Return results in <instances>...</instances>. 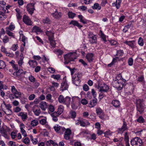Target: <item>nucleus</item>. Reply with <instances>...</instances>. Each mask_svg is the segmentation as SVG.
I'll return each mask as SVG.
<instances>
[{
    "instance_id": "obj_1",
    "label": "nucleus",
    "mask_w": 146,
    "mask_h": 146,
    "mask_svg": "<svg viewBox=\"0 0 146 146\" xmlns=\"http://www.w3.org/2000/svg\"><path fill=\"white\" fill-rule=\"evenodd\" d=\"M125 80L122 78L121 76L119 75L117 76L115 80L112 82V85L113 87L117 89L118 90H120L124 85Z\"/></svg>"
},
{
    "instance_id": "obj_2",
    "label": "nucleus",
    "mask_w": 146,
    "mask_h": 146,
    "mask_svg": "<svg viewBox=\"0 0 146 146\" xmlns=\"http://www.w3.org/2000/svg\"><path fill=\"white\" fill-rule=\"evenodd\" d=\"M2 109L5 113L7 115H11L12 113L11 110V106L9 104H7L5 101H3L1 105Z\"/></svg>"
},
{
    "instance_id": "obj_3",
    "label": "nucleus",
    "mask_w": 146,
    "mask_h": 146,
    "mask_svg": "<svg viewBox=\"0 0 146 146\" xmlns=\"http://www.w3.org/2000/svg\"><path fill=\"white\" fill-rule=\"evenodd\" d=\"M64 63L68 64L70 61H73L76 58V54L75 52H70L64 56Z\"/></svg>"
},
{
    "instance_id": "obj_4",
    "label": "nucleus",
    "mask_w": 146,
    "mask_h": 146,
    "mask_svg": "<svg viewBox=\"0 0 146 146\" xmlns=\"http://www.w3.org/2000/svg\"><path fill=\"white\" fill-rule=\"evenodd\" d=\"M130 142L132 146H141L142 145V141L138 137H135L132 139Z\"/></svg>"
},
{
    "instance_id": "obj_5",
    "label": "nucleus",
    "mask_w": 146,
    "mask_h": 146,
    "mask_svg": "<svg viewBox=\"0 0 146 146\" xmlns=\"http://www.w3.org/2000/svg\"><path fill=\"white\" fill-rule=\"evenodd\" d=\"M75 124L77 125H80L83 127H86L90 125V123L87 120L79 119L75 122Z\"/></svg>"
},
{
    "instance_id": "obj_6",
    "label": "nucleus",
    "mask_w": 146,
    "mask_h": 146,
    "mask_svg": "<svg viewBox=\"0 0 146 146\" xmlns=\"http://www.w3.org/2000/svg\"><path fill=\"white\" fill-rule=\"evenodd\" d=\"M89 41L91 44L96 43L97 42V38L95 35L92 33L89 32L88 33Z\"/></svg>"
},
{
    "instance_id": "obj_7",
    "label": "nucleus",
    "mask_w": 146,
    "mask_h": 146,
    "mask_svg": "<svg viewBox=\"0 0 146 146\" xmlns=\"http://www.w3.org/2000/svg\"><path fill=\"white\" fill-rule=\"evenodd\" d=\"M80 75L78 74H75L74 75L72 76V81L73 83L75 85L78 86L80 82V78L79 76Z\"/></svg>"
},
{
    "instance_id": "obj_8",
    "label": "nucleus",
    "mask_w": 146,
    "mask_h": 146,
    "mask_svg": "<svg viewBox=\"0 0 146 146\" xmlns=\"http://www.w3.org/2000/svg\"><path fill=\"white\" fill-rule=\"evenodd\" d=\"M78 100H79V98L78 97H73L72 98L71 106L73 109H76L77 108L78 104L77 102Z\"/></svg>"
},
{
    "instance_id": "obj_9",
    "label": "nucleus",
    "mask_w": 146,
    "mask_h": 146,
    "mask_svg": "<svg viewBox=\"0 0 146 146\" xmlns=\"http://www.w3.org/2000/svg\"><path fill=\"white\" fill-rule=\"evenodd\" d=\"M23 22L26 25L31 26L32 25L33 22L30 18L26 15H24L23 17Z\"/></svg>"
},
{
    "instance_id": "obj_10",
    "label": "nucleus",
    "mask_w": 146,
    "mask_h": 146,
    "mask_svg": "<svg viewBox=\"0 0 146 146\" xmlns=\"http://www.w3.org/2000/svg\"><path fill=\"white\" fill-rule=\"evenodd\" d=\"M98 89L100 92H107L109 90V88L108 85L104 84L100 86H98Z\"/></svg>"
},
{
    "instance_id": "obj_11",
    "label": "nucleus",
    "mask_w": 146,
    "mask_h": 146,
    "mask_svg": "<svg viewBox=\"0 0 146 146\" xmlns=\"http://www.w3.org/2000/svg\"><path fill=\"white\" fill-rule=\"evenodd\" d=\"M34 5V4L33 3H29L27 5V10L29 13L31 15L33 13L35 10Z\"/></svg>"
},
{
    "instance_id": "obj_12",
    "label": "nucleus",
    "mask_w": 146,
    "mask_h": 146,
    "mask_svg": "<svg viewBox=\"0 0 146 146\" xmlns=\"http://www.w3.org/2000/svg\"><path fill=\"white\" fill-rule=\"evenodd\" d=\"M54 130L57 133L61 134V132H64L65 129L64 127H61L58 125H56L54 127Z\"/></svg>"
},
{
    "instance_id": "obj_13",
    "label": "nucleus",
    "mask_w": 146,
    "mask_h": 146,
    "mask_svg": "<svg viewBox=\"0 0 146 146\" xmlns=\"http://www.w3.org/2000/svg\"><path fill=\"white\" fill-rule=\"evenodd\" d=\"M64 137L66 140H68L70 137V135L71 134V131L70 129L68 128L65 129Z\"/></svg>"
},
{
    "instance_id": "obj_14",
    "label": "nucleus",
    "mask_w": 146,
    "mask_h": 146,
    "mask_svg": "<svg viewBox=\"0 0 146 146\" xmlns=\"http://www.w3.org/2000/svg\"><path fill=\"white\" fill-rule=\"evenodd\" d=\"M52 15L55 19H60L62 16V14L60 12H58L57 11H56L55 12L52 13Z\"/></svg>"
},
{
    "instance_id": "obj_15",
    "label": "nucleus",
    "mask_w": 146,
    "mask_h": 146,
    "mask_svg": "<svg viewBox=\"0 0 146 146\" xmlns=\"http://www.w3.org/2000/svg\"><path fill=\"white\" fill-rule=\"evenodd\" d=\"M127 129L126 122L123 121V125L121 128L119 129L118 132L120 134H122L124 131L127 130Z\"/></svg>"
},
{
    "instance_id": "obj_16",
    "label": "nucleus",
    "mask_w": 146,
    "mask_h": 146,
    "mask_svg": "<svg viewBox=\"0 0 146 146\" xmlns=\"http://www.w3.org/2000/svg\"><path fill=\"white\" fill-rule=\"evenodd\" d=\"M40 123L42 125H45V127L47 128L50 129V127L49 125L46 121V117L42 119L39 121Z\"/></svg>"
},
{
    "instance_id": "obj_17",
    "label": "nucleus",
    "mask_w": 146,
    "mask_h": 146,
    "mask_svg": "<svg viewBox=\"0 0 146 146\" xmlns=\"http://www.w3.org/2000/svg\"><path fill=\"white\" fill-rule=\"evenodd\" d=\"M18 116L21 117L23 121H25L27 118V113L26 112H21L18 114Z\"/></svg>"
},
{
    "instance_id": "obj_18",
    "label": "nucleus",
    "mask_w": 146,
    "mask_h": 146,
    "mask_svg": "<svg viewBox=\"0 0 146 146\" xmlns=\"http://www.w3.org/2000/svg\"><path fill=\"white\" fill-rule=\"evenodd\" d=\"M25 74V73L23 72L22 70H19L17 72H14L13 75L19 79L21 76H22V75Z\"/></svg>"
},
{
    "instance_id": "obj_19",
    "label": "nucleus",
    "mask_w": 146,
    "mask_h": 146,
    "mask_svg": "<svg viewBox=\"0 0 146 146\" xmlns=\"http://www.w3.org/2000/svg\"><path fill=\"white\" fill-rule=\"evenodd\" d=\"M86 58L89 62H91L94 60V55L92 53H88L86 54Z\"/></svg>"
},
{
    "instance_id": "obj_20",
    "label": "nucleus",
    "mask_w": 146,
    "mask_h": 146,
    "mask_svg": "<svg viewBox=\"0 0 146 146\" xmlns=\"http://www.w3.org/2000/svg\"><path fill=\"white\" fill-rule=\"evenodd\" d=\"M32 31L33 32H35L37 34H38L42 32V31L38 27L36 26H34L33 28Z\"/></svg>"
},
{
    "instance_id": "obj_21",
    "label": "nucleus",
    "mask_w": 146,
    "mask_h": 146,
    "mask_svg": "<svg viewBox=\"0 0 146 146\" xmlns=\"http://www.w3.org/2000/svg\"><path fill=\"white\" fill-rule=\"evenodd\" d=\"M121 3V0H116V1L112 3V6L115 7L117 9H119L120 7Z\"/></svg>"
},
{
    "instance_id": "obj_22",
    "label": "nucleus",
    "mask_w": 146,
    "mask_h": 146,
    "mask_svg": "<svg viewBox=\"0 0 146 146\" xmlns=\"http://www.w3.org/2000/svg\"><path fill=\"white\" fill-rule=\"evenodd\" d=\"M124 43L129 46L131 48H133L135 47V41L134 40L126 41Z\"/></svg>"
},
{
    "instance_id": "obj_23",
    "label": "nucleus",
    "mask_w": 146,
    "mask_h": 146,
    "mask_svg": "<svg viewBox=\"0 0 146 146\" xmlns=\"http://www.w3.org/2000/svg\"><path fill=\"white\" fill-rule=\"evenodd\" d=\"M39 107L42 110L45 111L47 108V105L46 102L43 101L40 103Z\"/></svg>"
},
{
    "instance_id": "obj_24",
    "label": "nucleus",
    "mask_w": 146,
    "mask_h": 146,
    "mask_svg": "<svg viewBox=\"0 0 146 146\" xmlns=\"http://www.w3.org/2000/svg\"><path fill=\"white\" fill-rule=\"evenodd\" d=\"M97 103L96 99H94L91 100L88 104V106L90 108H92L95 106Z\"/></svg>"
},
{
    "instance_id": "obj_25",
    "label": "nucleus",
    "mask_w": 146,
    "mask_h": 146,
    "mask_svg": "<svg viewBox=\"0 0 146 146\" xmlns=\"http://www.w3.org/2000/svg\"><path fill=\"white\" fill-rule=\"evenodd\" d=\"M70 25H72L73 26H76L79 28H81L82 27L77 21L75 20L72 21L69 23Z\"/></svg>"
},
{
    "instance_id": "obj_26",
    "label": "nucleus",
    "mask_w": 146,
    "mask_h": 146,
    "mask_svg": "<svg viewBox=\"0 0 146 146\" xmlns=\"http://www.w3.org/2000/svg\"><path fill=\"white\" fill-rule=\"evenodd\" d=\"M0 132L2 135L5 138L9 139V137L7 134L6 131L4 128H1L0 130Z\"/></svg>"
},
{
    "instance_id": "obj_27",
    "label": "nucleus",
    "mask_w": 146,
    "mask_h": 146,
    "mask_svg": "<svg viewBox=\"0 0 146 146\" xmlns=\"http://www.w3.org/2000/svg\"><path fill=\"white\" fill-rule=\"evenodd\" d=\"M71 100V98L70 97L67 96L65 98L63 104L66 105L67 106L69 105L70 104Z\"/></svg>"
},
{
    "instance_id": "obj_28",
    "label": "nucleus",
    "mask_w": 146,
    "mask_h": 146,
    "mask_svg": "<svg viewBox=\"0 0 146 146\" xmlns=\"http://www.w3.org/2000/svg\"><path fill=\"white\" fill-rule=\"evenodd\" d=\"M15 26L13 22H11V23L9 26L6 28V30L13 31L15 29Z\"/></svg>"
},
{
    "instance_id": "obj_29",
    "label": "nucleus",
    "mask_w": 146,
    "mask_h": 146,
    "mask_svg": "<svg viewBox=\"0 0 146 146\" xmlns=\"http://www.w3.org/2000/svg\"><path fill=\"white\" fill-rule=\"evenodd\" d=\"M68 84L65 81H64L61 84V88L63 90H66L68 88Z\"/></svg>"
},
{
    "instance_id": "obj_30",
    "label": "nucleus",
    "mask_w": 146,
    "mask_h": 146,
    "mask_svg": "<svg viewBox=\"0 0 146 146\" xmlns=\"http://www.w3.org/2000/svg\"><path fill=\"white\" fill-rule=\"evenodd\" d=\"M46 35L48 37L49 40L54 38V33L53 32L46 31Z\"/></svg>"
},
{
    "instance_id": "obj_31",
    "label": "nucleus",
    "mask_w": 146,
    "mask_h": 146,
    "mask_svg": "<svg viewBox=\"0 0 146 146\" xmlns=\"http://www.w3.org/2000/svg\"><path fill=\"white\" fill-rule=\"evenodd\" d=\"M92 8L94 9L97 10H100L101 8V6L97 3H95L94 5L92 6Z\"/></svg>"
},
{
    "instance_id": "obj_32",
    "label": "nucleus",
    "mask_w": 146,
    "mask_h": 146,
    "mask_svg": "<svg viewBox=\"0 0 146 146\" xmlns=\"http://www.w3.org/2000/svg\"><path fill=\"white\" fill-rule=\"evenodd\" d=\"M78 17L80 19V22L84 24L87 23L88 21L84 19L82 15H78Z\"/></svg>"
},
{
    "instance_id": "obj_33",
    "label": "nucleus",
    "mask_w": 146,
    "mask_h": 146,
    "mask_svg": "<svg viewBox=\"0 0 146 146\" xmlns=\"http://www.w3.org/2000/svg\"><path fill=\"white\" fill-rule=\"evenodd\" d=\"M88 133V132L86 130H82L79 134L80 137H82L86 136Z\"/></svg>"
},
{
    "instance_id": "obj_34",
    "label": "nucleus",
    "mask_w": 146,
    "mask_h": 146,
    "mask_svg": "<svg viewBox=\"0 0 146 146\" xmlns=\"http://www.w3.org/2000/svg\"><path fill=\"white\" fill-rule=\"evenodd\" d=\"M33 111L35 115L36 116H39L40 114L41 113L40 110L39 109H33Z\"/></svg>"
},
{
    "instance_id": "obj_35",
    "label": "nucleus",
    "mask_w": 146,
    "mask_h": 146,
    "mask_svg": "<svg viewBox=\"0 0 146 146\" xmlns=\"http://www.w3.org/2000/svg\"><path fill=\"white\" fill-rule=\"evenodd\" d=\"M52 96L50 94H48L46 96V101L50 103H52L53 102V100L52 98Z\"/></svg>"
},
{
    "instance_id": "obj_36",
    "label": "nucleus",
    "mask_w": 146,
    "mask_h": 146,
    "mask_svg": "<svg viewBox=\"0 0 146 146\" xmlns=\"http://www.w3.org/2000/svg\"><path fill=\"white\" fill-rule=\"evenodd\" d=\"M38 124V120L37 119H35L32 120L31 122V125L32 127H35Z\"/></svg>"
},
{
    "instance_id": "obj_37",
    "label": "nucleus",
    "mask_w": 146,
    "mask_h": 146,
    "mask_svg": "<svg viewBox=\"0 0 146 146\" xmlns=\"http://www.w3.org/2000/svg\"><path fill=\"white\" fill-rule=\"evenodd\" d=\"M15 10L17 13L16 14L17 18L18 20H20L22 18L21 13L18 9H16Z\"/></svg>"
},
{
    "instance_id": "obj_38",
    "label": "nucleus",
    "mask_w": 146,
    "mask_h": 146,
    "mask_svg": "<svg viewBox=\"0 0 146 146\" xmlns=\"http://www.w3.org/2000/svg\"><path fill=\"white\" fill-rule=\"evenodd\" d=\"M58 109V113L60 115L63 112L64 110V107L63 106L60 105L59 106Z\"/></svg>"
},
{
    "instance_id": "obj_39",
    "label": "nucleus",
    "mask_w": 146,
    "mask_h": 146,
    "mask_svg": "<svg viewBox=\"0 0 146 146\" xmlns=\"http://www.w3.org/2000/svg\"><path fill=\"white\" fill-rule=\"evenodd\" d=\"M112 104L115 107H118L120 106L119 102L117 100H113L112 101Z\"/></svg>"
},
{
    "instance_id": "obj_40",
    "label": "nucleus",
    "mask_w": 146,
    "mask_h": 146,
    "mask_svg": "<svg viewBox=\"0 0 146 146\" xmlns=\"http://www.w3.org/2000/svg\"><path fill=\"white\" fill-rule=\"evenodd\" d=\"M29 63L30 66L33 68L34 67L37 65V62L35 60L29 61Z\"/></svg>"
},
{
    "instance_id": "obj_41",
    "label": "nucleus",
    "mask_w": 146,
    "mask_h": 146,
    "mask_svg": "<svg viewBox=\"0 0 146 146\" xmlns=\"http://www.w3.org/2000/svg\"><path fill=\"white\" fill-rule=\"evenodd\" d=\"M29 137L30 138L31 141L33 144L36 145L38 141L37 138H34L33 136L31 135H29Z\"/></svg>"
},
{
    "instance_id": "obj_42",
    "label": "nucleus",
    "mask_w": 146,
    "mask_h": 146,
    "mask_svg": "<svg viewBox=\"0 0 146 146\" xmlns=\"http://www.w3.org/2000/svg\"><path fill=\"white\" fill-rule=\"evenodd\" d=\"M123 50H119L117 51V54L115 55V56L118 57V58H119L120 57L123 56Z\"/></svg>"
},
{
    "instance_id": "obj_43",
    "label": "nucleus",
    "mask_w": 146,
    "mask_h": 146,
    "mask_svg": "<svg viewBox=\"0 0 146 146\" xmlns=\"http://www.w3.org/2000/svg\"><path fill=\"white\" fill-rule=\"evenodd\" d=\"M132 27L133 25L131 23L130 24H128L124 27L123 29V32L125 33L127 31L129 28Z\"/></svg>"
},
{
    "instance_id": "obj_44",
    "label": "nucleus",
    "mask_w": 146,
    "mask_h": 146,
    "mask_svg": "<svg viewBox=\"0 0 146 146\" xmlns=\"http://www.w3.org/2000/svg\"><path fill=\"white\" fill-rule=\"evenodd\" d=\"M78 10L82 11H86L87 9V7L84 6H80L78 7Z\"/></svg>"
},
{
    "instance_id": "obj_45",
    "label": "nucleus",
    "mask_w": 146,
    "mask_h": 146,
    "mask_svg": "<svg viewBox=\"0 0 146 146\" xmlns=\"http://www.w3.org/2000/svg\"><path fill=\"white\" fill-rule=\"evenodd\" d=\"M96 110L97 115H100V114L104 112L103 110L99 107L96 108Z\"/></svg>"
},
{
    "instance_id": "obj_46",
    "label": "nucleus",
    "mask_w": 146,
    "mask_h": 146,
    "mask_svg": "<svg viewBox=\"0 0 146 146\" xmlns=\"http://www.w3.org/2000/svg\"><path fill=\"white\" fill-rule=\"evenodd\" d=\"M98 115V116L99 118L103 120H106V118L105 117V114L104 112L101 113L100 115ZM108 119L109 117H107V119Z\"/></svg>"
},
{
    "instance_id": "obj_47",
    "label": "nucleus",
    "mask_w": 146,
    "mask_h": 146,
    "mask_svg": "<svg viewBox=\"0 0 146 146\" xmlns=\"http://www.w3.org/2000/svg\"><path fill=\"white\" fill-rule=\"evenodd\" d=\"M137 81L140 82H142L144 84L145 82L144 80V77L143 76H141L138 77L137 78Z\"/></svg>"
},
{
    "instance_id": "obj_48",
    "label": "nucleus",
    "mask_w": 146,
    "mask_h": 146,
    "mask_svg": "<svg viewBox=\"0 0 146 146\" xmlns=\"http://www.w3.org/2000/svg\"><path fill=\"white\" fill-rule=\"evenodd\" d=\"M23 142L25 144L27 145L29 144L30 140L28 137H26L25 138H23L22 139Z\"/></svg>"
},
{
    "instance_id": "obj_49",
    "label": "nucleus",
    "mask_w": 146,
    "mask_h": 146,
    "mask_svg": "<svg viewBox=\"0 0 146 146\" xmlns=\"http://www.w3.org/2000/svg\"><path fill=\"white\" fill-rule=\"evenodd\" d=\"M15 96V98H18L21 97V93L20 92H19L17 90L14 93H13Z\"/></svg>"
},
{
    "instance_id": "obj_50",
    "label": "nucleus",
    "mask_w": 146,
    "mask_h": 146,
    "mask_svg": "<svg viewBox=\"0 0 146 146\" xmlns=\"http://www.w3.org/2000/svg\"><path fill=\"white\" fill-rule=\"evenodd\" d=\"M138 44L141 46H143L144 45V42L143 38L140 37L138 40Z\"/></svg>"
},
{
    "instance_id": "obj_51",
    "label": "nucleus",
    "mask_w": 146,
    "mask_h": 146,
    "mask_svg": "<svg viewBox=\"0 0 146 146\" xmlns=\"http://www.w3.org/2000/svg\"><path fill=\"white\" fill-rule=\"evenodd\" d=\"M43 23L44 24H49L51 23L50 20L48 18H46L43 19Z\"/></svg>"
},
{
    "instance_id": "obj_52",
    "label": "nucleus",
    "mask_w": 146,
    "mask_h": 146,
    "mask_svg": "<svg viewBox=\"0 0 146 146\" xmlns=\"http://www.w3.org/2000/svg\"><path fill=\"white\" fill-rule=\"evenodd\" d=\"M137 121L140 123H143L145 122V120L142 116H139L137 119Z\"/></svg>"
},
{
    "instance_id": "obj_53",
    "label": "nucleus",
    "mask_w": 146,
    "mask_h": 146,
    "mask_svg": "<svg viewBox=\"0 0 146 146\" xmlns=\"http://www.w3.org/2000/svg\"><path fill=\"white\" fill-rule=\"evenodd\" d=\"M6 65L3 61L0 60V69H2L5 68Z\"/></svg>"
},
{
    "instance_id": "obj_54",
    "label": "nucleus",
    "mask_w": 146,
    "mask_h": 146,
    "mask_svg": "<svg viewBox=\"0 0 146 146\" xmlns=\"http://www.w3.org/2000/svg\"><path fill=\"white\" fill-rule=\"evenodd\" d=\"M65 98L62 95H60L58 98V100L59 102L60 103H63V104Z\"/></svg>"
},
{
    "instance_id": "obj_55",
    "label": "nucleus",
    "mask_w": 146,
    "mask_h": 146,
    "mask_svg": "<svg viewBox=\"0 0 146 146\" xmlns=\"http://www.w3.org/2000/svg\"><path fill=\"white\" fill-rule=\"evenodd\" d=\"M104 136L106 137H108L112 135V133L110 130L106 131L104 133Z\"/></svg>"
},
{
    "instance_id": "obj_56",
    "label": "nucleus",
    "mask_w": 146,
    "mask_h": 146,
    "mask_svg": "<svg viewBox=\"0 0 146 146\" xmlns=\"http://www.w3.org/2000/svg\"><path fill=\"white\" fill-rule=\"evenodd\" d=\"M3 41L4 43H7L9 42V38L8 36L5 35L2 38Z\"/></svg>"
},
{
    "instance_id": "obj_57",
    "label": "nucleus",
    "mask_w": 146,
    "mask_h": 146,
    "mask_svg": "<svg viewBox=\"0 0 146 146\" xmlns=\"http://www.w3.org/2000/svg\"><path fill=\"white\" fill-rule=\"evenodd\" d=\"M88 118L91 119L93 121H94L96 119V117L95 114L94 113H92L89 116Z\"/></svg>"
},
{
    "instance_id": "obj_58",
    "label": "nucleus",
    "mask_w": 146,
    "mask_h": 146,
    "mask_svg": "<svg viewBox=\"0 0 146 146\" xmlns=\"http://www.w3.org/2000/svg\"><path fill=\"white\" fill-rule=\"evenodd\" d=\"M11 31L9 30H6V33L9 36L12 37H14V33L12 32Z\"/></svg>"
},
{
    "instance_id": "obj_59",
    "label": "nucleus",
    "mask_w": 146,
    "mask_h": 146,
    "mask_svg": "<svg viewBox=\"0 0 146 146\" xmlns=\"http://www.w3.org/2000/svg\"><path fill=\"white\" fill-rule=\"evenodd\" d=\"M49 113H50V112H53L54 111V106L52 105H50L48 108Z\"/></svg>"
},
{
    "instance_id": "obj_60",
    "label": "nucleus",
    "mask_w": 146,
    "mask_h": 146,
    "mask_svg": "<svg viewBox=\"0 0 146 146\" xmlns=\"http://www.w3.org/2000/svg\"><path fill=\"white\" fill-rule=\"evenodd\" d=\"M49 40L50 41V44L52 46L54 47L56 44V42L54 40L53 38L49 39Z\"/></svg>"
},
{
    "instance_id": "obj_61",
    "label": "nucleus",
    "mask_w": 146,
    "mask_h": 146,
    "mask_svg": "<svg viewBox=\"0 0 146 146\" xmlns=\"http://www.w3.org/2000/svg\"><path fill=\"white\" fill-rule=\"evenodd\" d=\"M68 15L70 18H73L75 16V13H72V12H69L68 13Z\"/></svg>"
},
{
    "instance_id": "obj_62",
    "label": "nucleus",
    "mask_w": 146,
    "mask_h": 146,
    "mask_svg": "<svg viewBox=\"0 0 146 146\" xmlns=\"http://www.w3.org/2000/svg\"><path fill=\"white\" fill-rule=\"evenodd\" d=\"M51 77L54 79L58 80L60 78V76L59 74L53 75L51 76Z\"/></svg>"
},
{
    "instance_id": "obj_63",
    "label": "nucleus",
    "mask_w": 146,
    "mask_h": 146,
    "mask_svg": "<svg viewBox=\"0 0 146 146\" xmlns=\"http://www.w3.org/2000/svg\"><path fill=\"white\" fill-rule=\"evenodd\" d=\"M17 132H13L11 134V138L13 139H14L17 136Z\"/></svg>"
},
{
    "instance_id": "obj_64",
    "label": "nucleus",
    "mask_w": 146,
    "mask_h": 146,
    "mask_svg": "<svg viewBox=\"0 0 146 146\" xmlns=\"http://www.w3.org/2000/svg\"><path fill=\"white\" fill-rule=\"evenodd\" d=\"M29 78L30 81L32 82H34L35 81V78L32 75L29 76Z\"/></svg>"
}]
</instances>
